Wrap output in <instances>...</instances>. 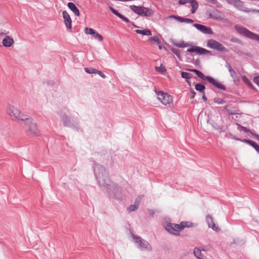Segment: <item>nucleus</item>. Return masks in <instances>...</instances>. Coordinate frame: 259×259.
Instances as JSON below:
<instances>
[{
    "instance_id": "obj_21",
    "label": "nucleus",
    "mask_w": 259,
    "mask_h": 259,
    "mask_svg": "<svg viewBox=\"0 0 259 259\" xmlns=\"http://www.w3.org/2000/svg\"><path fill=\"white\" fill-rule=\"evenodd\" d=\"M190 71L195 72L199 78H201L203 80H206L208 81L209 78H210L209 76H205L201 72L198 70L191 69L190 70Z\"/></svg>"
},
{
    "instance_id": "obj_12",
    "label": "nucleus",
    "mask_w": 259,
    "mask_h": 259,
    "mask_svg": "<svg viewBox=\"0 0 259 259\" xmlns=\"http://www.w3.org/2000/svg\"><path fill=\"white\" fill-rule=\"evenodd\" d=\"M85 33L88 34L92 35L96 39H97L99 41H102L103 39L102 36L97 32L95 30L92 28H85Z\"/></svg>"
},
{
    "instance_id": "obj_32",
    "label": "nucleus",
    "mask_w": 259,
    "mask_h": 259,
    "mask_svg": "<svg viewBox=\"0 0 259 259\" xmlns=\"http://www.w3.org/2000/svg\"><path fill=\"white\" fill-rule=\"evenodd\" d=\"M84 70L88 73L92 74L95 73L96 74L97 69L93 68H85Z\"/></svg>"
},
{
    "instance_id": "obj_26",
    "label": "nucleus",
    "mask_w": 259,
    "mask_h": 259,
    "mask_svg": "<svg viewBox=\"0 0 259 259\" xmlns=\"http://www.w3.org/2000/svg\"><path fill=\"white\" fill-rule=\"evenodd\" d=\"M135 32L138 34H141L142 35L149 36L151 35V31L149 29L140 30L137 29Z\"/></svg>"
},
{
    "instance_id": "obj_39",
    "label": "nucleus",
    "mask_w": 259,
    "mask_h": 259,
    "mask_svg": "<svg viewBox=\"0 0 259 259\" xmlns=\"http://www.w3.org/2000/svg\"><path fill=\"white\" fill-rule=\"evenodd\" d=\"M110 10L111 11V12L114 14H115V15H116L117 16H118L120 14V13H119L117 11H116L115 9H114V8H113L112 7H110Z\"/></svg>"
},
{
    "instance_id": "obj_42",
    "label": "nucleus",
    "mask_w": 259,
    "mask_h": 259,
    "mask_svg": "<svg viewBox=\"0 0 259 259\" xmlns=\"http://www.w3.org/2000/svg\"><path fill=\"white\" fill-rule=\"evenodd\" d=\"M168 18H173V19H175L178 21H179V18L180 17L179 16H175V15H171V16H169L167 17Z\"/></svg>"
},
{
    "instance_id": "obj_44",
    "label": "nucleus",
    "mask_w": 259,
    "mask_h": 259,
    "mask_svg": "<svg viewBox=\"0 0 259 259\" xmlns=\"http://www.w3.org/2000/svg\"><path fill=\"white\" fill-rule=\"evenodd\" d=\"M254 138L259 141V135L256 134L251 133Z\"/></svg>"
},
{
    "instance_id": "obj_10",
    "label": "nucleus",
    "mask_w": 259,
    "mask_h": 259,
    "mask_svg": "<svg viewBox=\"0 0 259 259\" xmlns=\"http://www.w3.org/2000/svg\"><path fill=\"white\" fill-rule=\"evenodd\" d=\"M133 238L135 240L136 243L139 244V246L142 249L148 251L152 250L151 245L147 241L135 235L133 236Z\"/></svg>"
},
{
    "instance_id": "obj_40",
    "label": "nucleus",
    "mask_w": 259,
    "mask_h": 259,
    "mask_svg": "<svg viewBox=\"0 0 259 259\" xmlns=\"http://www.w3.org/2000/svg\"><path fill=\"white\" fill-rule=\"evenodd\" d=\"M96 74H99L100 76H101L103 78H106V75L102 73L101 71L97 70Z\"/></svg>"
},
{
    "instance_id": "obj_49",
    "label": "nucleus",
    "mask_w": 259,
    "mask_h": 259,
    "mask_svg": "<svg viewBox=\"0 0 259 259\" xmlns=\"http://www.w3.org/2000/svg\"><path fill=\"white\" fill-rule=\"evenodd\" d=\"M95 172H96V175H97V176H98L97 174H96V171H95ZM99 175H98V176H99Z\"/></svg>"
},
{
    "instance_id": "obj_48",
    "label": "nucleus",
    "mask_w": 259,
    "mask_h": 259,
    "mask_svg": "<svg viewBox=\"0 0 259 259\" xmlns=\"http://www.w3.org/2000/svg\"><path fill=\"white\" fill-rule=\"evenodd\" d=\"M159 48L160 49H161V46H160V45H159Z\"/></svg>"
},
{
    "instance_id": "obj_15",
    "label": "nucleus",
    "mask_w": 259,
    "mask_h": 259,
    "mask_svg": "<svg viewBox=\"0 0 259 259\" xmlns=\"http://www.w3.org/2000/svg\"><path fill=\"white\" fill-rule=\"evenodd\" d=\"M208 81L219 89H221L223 90H225L226 89V88L224 85H223L220 82L215 80L214 79L211 77H210V78H209Z\"/></svg>"
},
{
    "instance_id": "obj_11",
    "label": "nucleus",
    "mask_w": 259,
    "mask_h": 259,
    "mask_svg": "<svg viewBox=\"0 0 259 259\" xmlns=\"http://www.w3.org/2000/svg\"><path fill=\"white\" fill-rule=\"evenodd\" d=\"M62 15L66 26L69 30H71L72 21L69 14L66 11H63Z\"/></svg>"
},
{
    "instance_id": "obj_45",
    "label": "nucleus",
    "mask_w": 259,
    "mask_h": 259,
    "mask_svg": "<svg viewBox=\"0 0 259 259\" xmlns=\"http://www.w3.org/2000/svg\"><path fill=\"white\" fill-rule=\"evenodd\" d=\"M9 33V31L0 32V36H3V35H6V36L8 35L7 34H8Z\"/></svg>"
},
{
    "instance_id": "obj_3",
    "label": "nucleus",
    "mask_w": 259,
    "mask_h": 259,
    "mask_svg": "<svg viewBox=\"0 0 259 259\" xmlns=\"http://www.w3.org/2000/svg\"><path fill=\"white\" fill-rule=\"evenodd\" d=\"M194 226L193 223L189 222H182L180 224L169 223L165 227L166 230L171 234L175 232H180L185 228H191Z\"/></svg>"
},
{
    "instance_id": "obj_38",
    "label": "nucleus",
    "mask_w": 259,
    "mask_h": 259,
    "mask_svg": "<svg viewBox=\"0 0 259 259\" xmlns=\"http://www.w3.org/2000/svg\"><path fill=\"white\" fill-rule=\"evenodd\" d=\"M97 178L99 181V183L101 185H105V183L103 182V179L100 177V175L97 176Z\"/></svg>"
},
{
    "instance_id": "obj_18",
    "label": "nucleus",
    "mask_w": 259,
    "mask_h": 259,
    "mask_svg": "<svg viewBox=\"0 0 259 259\" xmlns=\"http://www.w3.org/2000/svg\"><path fill=\"white\" fill-rule=\"evenodd\" d=\"M236 140H239V139H237ZM240 141H242V142L247 143L252 146L258 153H259V145H258L257 144H256L253 141L250 140H242Z\"/></svg>"
},
{
    "instance_id": "obj_23",
    "label": "nucleus",
    "mask_w": 259,
    "mask_h": 259,
    "mask_svg": "<svg viewBox=\"0 0 259 259\" xmlns=\"http://www.w3.org/2000/svg\"><path fill=\"white\" fill-rule=\"evenodd\" d=\"M190 3L192 7L191 13L194 14L198 8V3L196 0H192Z\"/></svg>"
},
{
    "instance_id": "obj_41",
    "label": "nucleus",
    "mask_w": 259,
    "mask_h": 259,
    "mask_svg": "<svg viewBox=\"0 0 259 259\" xmlns=\"http://www.w3.org/2000/svg\"><path fill=\"white\" fill-rule=\"evenodd\" d=\"M253 80L254 82L259 87V76L254 77Z\"/></svg>"
},
{
    "instance_id": "obj_14",
    "label": "nucleus",
    "mask_w": 259,
    "mask_h": 259,
    "mask_svg": "<svg viewBox=\"0 0 259 259\" xmlns=\"http://www.w3.org/2000/svg\"><path fill=\"white\" fill-rule=\"evenodd\" d=\"M194 26L198 30L201 32L209 34H212L213 33L212 31L209 27H207L204 25L199 24H194Z\"/></svg>"
},
{
    "instance_id": "obj_7",
    "label": "nucleus",
    "mask_w": 259,
    "mask_h": 259,
    "mask_svg": "<svg viewBox=\"0 0 259 259\" xmlns=\"http://www.w3.org/2000/svg\"><path fill=\"white\" fill-rule=\"evenodd\" d=\"M208 47L221 52H227V49L222 44L213 39H209L207 42Z\"/></svg>"
},
{
    "instance_id": "obj_36",
    "label": "nucleus",
    "mask_w": 259,
    "mask_h": 259,
    "mask_svg": "<svg viewBox=\"0 0 259 259\" xmlns=\"http://www.w3.org/2000/svg\"><path fill=\"white\" fill-rule=\"evenodd\" d=\"M118 17H119L120 18H121L124 22H127V23L129 22L128 19L126 18L125 17H124L123 15L120 14Z\"/></svg>"
},
{
    "instance_id": "obj_8",
    "label": "nucleus",
    "mask_w": 259,
    "mask_h": 259,
    "mask_svg": "<svg viewBox=\"0 0 259 259\" xmlns=\"http://www.w3.org/2000/svg\"><path fill=\"white\" fill-rule=\"evenodd\" d=\"M235 28L236 30L239 33L243 34L251 39L259 41V35L253 33L246 28L239 25L235 26Z\"/></svg>"
},
{
    "instance_id": "obj_22",
    "label": "nucleus",
    "mask_w": 259,
    "mask_h": 259,
    "mask_svg": "<svg viewBox=\"0 0 259 259\" xmlns=\"http://www.w3.org/2000/svg\"><path fill=\"white\" fill-rule=\"evenodd\" d=\"M193 252L197 258L199 259H206L205 256L202 254L201 251L199 249L194 248Z\"/></svg>"
},
{
    "instance_id": "obj_17",
    "label": "nucleus",
    "mask_w": 259,
    "mask_h": 259,
    "mask_svg": "<svg viewBox=\"0 0 259 259\" xmlns=\"http://www.w3.org/2000/svg\"><path fill=\"white\" fill-rule=\"evenodd\" d=\"M67 6L76 16H79L80 15L79 11L74 3L71 2L68 3Z\"/></svg>"
},
{
    "instance_id": "obj_4",
    "label": "nucleus",
    "mask_w": 259,
    "mask_h": 259,
    "mask_svg": "<svg viewBox=\"0 0 259 259\" xmlns=\"http://www.w3.org/2000/svg\"><path fill=\"white\" fill-rule=\"evenodd\" d=\"M130 9L135 13L140 16L150 17L154 14V12L152 9L143 6L138 7L132 5L130 6Z\"/></svg>"
},
{
    "instance_id": "obj_16",
    "label": "nucleus",
    "mask_w": 259,
    "mask_h": 259,
    "mask_svg": "<svg viewBox=\"0 0 259 259\" xmlns=\"http://www.w3.org/2000/svg\"><path fill=\"white\" fill-rule=\"evenodd\" d=\"M209 17L213 19L217 20H222L223 17L222 16L221 13L218 11H214L210 13Z\"/></svg>"
},
{
    "instance_id": "obj_25",
    "label": "nucleus",
    "mask_w": 259,
    "mask_h": 259,
    "mask_svg": "<svg viewBox=\"0 0 259 259\" xmlns=\"http://www.w3.org/2000/svg\"><path fill=\"white\" fill-rule=\"evenodd\" d=\"M207 222L210 228H211L213 230H215L216 231L219 230L218 227L215 226V224L213 222L211 218H207Z\"/></svg>"
},
{
    "instance_id": "obj_19",
    "label": "nucleus",
    "mask_w": 259,
    "mask_h": 259,
    "mask_svg": "<svg viewBox=\"0 0 259 259\" xmlns=\"http://www.w3.org/2000/svg\"><path fill=\"white\" fill-rule=\"evenodd\" d=\"M174 45L178 48H187L191 46V44L190 42H187L183 40L174 43Z\"/></svg>"
},
{
    "instance_id": "obj_47",
    "label": "nucleus",
    "mask_w": 259,
    "mask_h": 259,
    "mask_svg": "<svg viewBox=\"0 0 259 259\" xmlns=\"http://www.w3.org/2000/svg\"><path fill=\"white\" fill-rule=\"evenodd\" d=\"M202 99H203L204 101H206L207 100V99H206V97H205L204 95H203V96H202Z\"/></svg>"
},
{
    "instance_id": "obj_29",
    "label": "nucleus",
    "mask_w": 259,
    "mask_h": 259,
    "mask_svg": "<svg viewBox=\"0 0 259 259\" xmlns=\"http://www.w3.org/2000/svg\"><path fill=\"white\" fill-rule=\"evenodd\" d=\"M149 40L155 44L159 45L160 44L159 39L157 36H154L150 37Z\"/></svg>"
},
{
    "instance_id": "obj_33",
    "label": "nucleus",
    "mask_w": 259,
    "mask_h": 259,
    "mask_svg": "<svg viewBox=\"0 0 259 259\" xmlns=\"http://www.w3.org/2000/svg\"><path fill=\"white\" fill-rule=\"evenodd\" d=\"M228 70H229V72L230 73L231 76L232 77H234L235 76V75H236L235 71L232 69V67L229 65L228 66Z\"/></svg>"
},
{
    "instance_id": "obj_5",
    "label": "nucleus",
    "mask_w": 259,
    "mask_h": 259,
    "mask_svg": "<svg viewBox=\"0 0 259 259\" xmlns=\"http://www.w3.org/2000/svg\"><path fill=\"white\" fill-rule=\"evenodd\" d=\"M156 94L158 99L163 105L168 107L172 105L173 98L172 96L161 91L156 92Z\"/></svg>"
},
{
    "instance_id": "obj_27",
    "label": "nucleus",
    "mask_w": 259,
    "mask_h": 259,
    "mask_svg": "<svg viewBox=\"0 0 259 259\" xmlns=\"http://www.w3.org/2000/svg\"><path fill=\"white\" fill-rule=\"evenodd\" d=\"M155 69L156 71L159 72L162 74H164L165 72L166 71V68L164 66L162 65V64H160V66H155Z\"/></svg>"
},
{
    "instance_id": "obj_2",
    "label": "nucleus",
    "mask_w": 259,
    "mask_h": 259,
    "mask_svg": "<svg viewBox=\"0 0 259 259\" xmlns=\"http://www.w3.org/2000/svg\"><path fill=\"white\" fill-rule=\"evenodd\" d=\"M6 112L13 120L17 122L23 121L28 116L23 113L16 106L11 104L8 105Z\"/></svg>"
},
{
    "instance_id": "obj_6",
    "label": "nucleus",
    "mask_w": 259,
    "mask_h": 259,
    "mask_svg": "<svg viewBox=\"0 0 259 259\" xmlns=\"http://www.w3.org/2000/svg\"><path fill=\"white\" fill-rule=\"evenodd\" d=\"M227 2L230 5H233L237 9L242 11L245 13L254 12L255 10H250L248 8L244 6V3L240 0H226Z\"/></svg>"
},
{
    "instance_id": "obj_46",
    "label": "nucleus",
    "mask_w": 259,
    "mask_h": 259,
    "mask_svg": "<svg viewBox=\"0 0 259 259\" xmlns=\"http://www.w3.org/2000/svg\"><path fill=\"white\" fill-rule=\"evenodd\" d=\"M195 95V92H194V91H191V97L192 98H193L194 97Z\"/></svg>"
},
{
    "instance_id": "obj_37",
    "label": "nucleus",
    "mask_w": 259,
    "mask_h": 259,
    "mask_svg": "<svg viewBox=\"0 0 259 259\" xmlns=\"http://www.w3.org/2000/svg\"><path fill=\"white\" fill-rule=\"evenodd\" d=\"M62 120H63V122H64V125L65 126L68 125V122H68V118L66 116H63Z\"/></svg>"
},
{
    "instance_id": "obj_31",
    "label": "nucleus",
    "mask_w": 259,
    "mask_h": 259,
    "mask_svg": "<svg viewBox=\"0 0 259 259\" xmlns=\"http://www.w3.org/2000/svg\"><path fill=\"white\" fill-rule=\"evenodd\" d=\"M181 22H186L188 23H192L194 21L193 20L189 19V18H184L180 17L179 21Z\"/></svg>"
},
{
    "instance_id": "obj_28",
    "label": "nucleus",
    "mask_w": 259,
    "mask_h": 259,
    "mask_svg": "<svg viewBox=\"0 0 259 259\" xmlns=\"http://www.w3.org/2000/svg\"><path fill=\"white\" fill-rule=\"evenodd\" d=\"M195 89L197 91H200L202 93H204L205 86L200 83H197L195 84Z\"/></svg>"
},
{
    "instance_id": "obj_9",
    "label": "nucleus",
    "mask_w": 259,
    "mask_h": 259,
    "mask_svg": "<svg viewBox=\"0 0 259 259\" xmlns=\"http://www.w3.org/2000/svg\"><path fill=\"white\" fill-rule=\"evenodd\" d=\"M190 48L187 50V52L190 53H194L197 55H211V52L205 49L198 46H193L191 45Z\"/></svg>"
},
{
    "instance_id": "obj_34",
    "label": "nucleus",
    "mask_w": 259,
    "mask_h": 259,
    "mask_svg": "<svg viewBox=\"0 0 259 259\" xmlns=\"http://www.w3.org/2000/svg\"><path fill=\"white\" fill-rule=\"evenodd\" d=\"M242 79L249 86L252 87V84L251 83L250 81L245 76H243L242 77Z\"/></svg>"
},
{
    "instance_id": "obj_1",
    "label": "nucleus",
    "mask_w": 259,
    "mask_h": 259,
    "mask_svg": "<svg viewBox=\"0 0 259 259\" xmlns=\"http://www.w3.org/2000/svg\"><path fill=\"white\" fill-rule=\"evenodd\" d=\"M23 123V128L27 135L31 136H40L41 135L36 123L31 117L28 116L26 119L24 120Z\"/></svg>"
},
{
    "instance_id": "obj_30",
    "label": "nucleus",
    "mask_w": 259,
    "mask_h": 259,
    "mask_svg": "<svg viewBox=\"0 0 259 259\" xmlns=\"http://www.w3.org/2000/svg\"><path fill=\"white\" fill-rule=\"evenodd\" d=\"M181 76L182 78H185L186 79H190L192 77V74L185 72H181Z\"/></svg>"
},
{
    "instance_id": "obj_43",
    "label": "nucleus",
    "mask_w": 259,
    "mask_h": 259,
    "mask_svg": "<svg viewBox=\"0 0 259 259\" xmlns=\"http://www.w3.org/2000/svg\"><path fill=\"white\" fill-rule=\"evenodd\" d=\"M241 128L242 129V131H243L244 132H245L246 133L250 132L249 130H248L246 127H245L244 126H241Z\"/></svg>"
},
{
    "instance_id": "obj_24",
    "label": "nucleus",
    "mask_w": 259,
    "mask_h": 259,
    "mask_svg": "<svg viewBox=\"0 0 259 259\" xmlns=\"http://www.w3.org/2000/svg\"><path fill=\"white\" fill-rule=\"evenodd\" d=\"M207 222L210 228H211L213 230H215L216 231L219 230L218 227L215 226V224L213 222L211 218H207Z\"/></svg>"
},
{
    "instance_id": "obj_35",
    "label": "nucleus",
    "mask_w": 259,
    "mask_h": 259,
    "mask_svg": "<svg viewBox=\"0 0 259 259\" xmlns=\"http://www.w3.org/2000/svg\"><path fill=\"white\" fill-rule=\"evenodd\" d=\"M171 51L175 54H176L177 56V57H180V51L179 50H177L176 49H173L171 50Z\"/></svg>"
},
{
    "instance_id": "obj_13",
    "label": "nucleus",
    "mask_w": 259,
    "mask_h": 259,
    "mask_svg": "<svg viewBox=\"0 0 259 259\" xmlns=\"http://www.w3.org/2000/svg\"><path fill=\"white\" fill-rule=\"evenodd\" d=\"M14 40L12 37L9 35H6L2 40V44L4 47L10 48L14 44Z\"/></svg>"
},
{
    "instance_id": "obj_20",
    "label": "nucleus",
    "mask_w": 259,
    "mask_h": 259,
    "mask_svg": "<svg viewBox=\"0 0 259 259\" xmlns=\"http://www.w3.org/2000/svg\"><path fill=\"white\" fill-rule=\"evenodd\" d=\"M140 200L141 198L139 197L137 198L135 201V204L128 207V210L129 212H131L137 210L140 203Z\"/></svg>"
}]
</instances>
